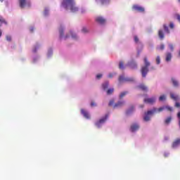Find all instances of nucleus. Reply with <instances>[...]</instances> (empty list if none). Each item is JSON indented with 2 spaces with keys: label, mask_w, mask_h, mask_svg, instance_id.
Returning a JSON list of instances; mask_svg holds the SVG:
<instances>
[{
  "label": "nucleus",
  "mask_w": 180,
  "mask_h": 180,
  "mask_svg": "<svg viewBox=\"0 0 180 180\" xmlns=\"http://www.w3.org/2000/svg\"><path fill=\"white\" fill-rule=\"evenodd\" d=\"M175 106H176V108H180V103H178V102H176V103H175Z\"/></svg>",
  "instance_id": "nucleus-44"
},
{
  "label": "nucleus",
  "mask_w": 180,
  "mask_h": 180,
  "mask_svg": "<svg viewBox=\"0 0 180 180\" xmlns=\"http://www.w3.org/2000/svg\"><path fill=\"white\" fill-rule=\"evenodd\" d=\"M171 120H172V117H168L165 120V123L166 124H169V123H171Z\"/></svg>",
  "instance_id": "nucleus-26"
},
{
  "label": "nucleus",
  "mask_w": 180,
  "mask_h": 180,
  "mask_svg": "<svg viewBox=\"0 0 180 180\" xmlns=\"http://www.w3.org/2000/svg\"><path fill=\"white\" fill-rule=\"evenodd\" d=\"M1 25H3V24L7 25V22H6V21L5 20L1 19Z\"/></svg>",
  "instance_id": "nucleus-37"
},
{
  "label": "nucleus",
  "mask_w": 180,
  "mask_h": 180,
  "mask_svg": "<svg viewBox=\"0 0 180 180\" xmlns=\"http://www.w3.org/2000/svg\"><path fill=\"white\" fill-rule=\"evenodd\" d=\"M139 127H140L139 126V124H132V125L131 126V131H136L139 130Z\"/></svg>",
  "instance_id": "nucleus-14"
},
{
  "label": "nucleus",
  "mask_w": 180,
  "mask_h": 180,
  "mask_svg": "<svg viewBox=\"0 0 180 180\" xmlns=\"http://www.w3.org/2000/svg\"><path fill=\"white\" fill-rule=\"evenodd\" d=\"M96 22L99 25H105V23H106V19L103 18L102 16H98L96 18Z\"/></svg>",
  "instance_id": "nucleus-6"
},
{
  "label": "nucleus",
  "mask_w": 180,
  "mask_h": 180,
  "mask_svg": "<svg viewBox=\"0 0 180 180\" xmlns=\"http://www.w3.org/2000/svg\"><path fill=\"white\" fill-rule=\"evenodd\" d=\"M109 2V0H100L101 5H106Z\"/></svg>",
  "instance_id": "nucleus-28"
},
{
  "label": "nucleus",
  "mask_w": 180,
  "mask_h": 180,
  "mask_svg": "<svg viewBox=\"0 0 180 180\" xmlns=\"http://www.w3.org/2000/svg\"><path fill=\"white\" fill-rule=\"evenodd\" d=\"M81 113L82 115H83V116L86 118V119H91V116L89 115V113L86 111L84 109L81 110Z\"/></svg>",
  "instance_id": "nucleus-11"
},
{
  "label": "nucleus",
  "mask_w": 180,
  "mask_h": 180,
  "mask_svg": "<svg viewBox=\"0 0 180 180\" xmlns=\"http://www.w3.org/2000/svg\"><path fill=\"white\" fill-rule=\"evenodd\" d=\"M143 61H144V65H145V66H143V67H146L148 68V67H150V62H148V59L147 58H144Z\"/></svg>",
  "instance_id": "nucleus-17"
},
{
  "label": "nucleus",
  "mask_w": 180,
  "mask_h": 180,
  "mask_svg": "<svg viewBox=\"0 0 180 180\" xmlns=\"http://www.w3.org/2000/svg\"><path fill=\"white\" fill-rule=\"evenodd\" d=\"M165 109H167V110H168L169 112H172V107L163 106V107H160L159 108H157L158 113H160V112H162V110H165Z\"/></svg>",
  "instance_id": "nucleus-8"
},
{
  "label": "nucleus",
  "mask_w": 180,
  "mask_h": 180,
  "mask_svg": "<svg viewBox=\"0 0 180 180\" xmlns=\"http://www.w3.org/2000/svg\"><path fill=\"white\" fill-rule=\"evenodd\" d=\"M143 102L145 103H148L149 105H153V103H155V98H145Z\"/></svg>",
  "instance_id": "nucleus-10"
},
{
  "label": "nucleus",
  "mask_w": 180,
  "mask_h": 180,
  "mask_svg": "<svg viewBox=\"0 0 180 180\" xmlns=\"http://www.w3.org/2000/svg\"><path fill=\"white\" fill-rule=\"evenodd\" d=\"M165 99H166L165 95H162L159 98V101H160L161 102H162V101H165Z\"/></svg>",
  "instance_id": "nucleus-31"
},
{
  "label": "nucleus",
  "mask_w": 180,
  "mask_h": 180,
  "mask_svg": "<svg viewBox=\"0 0 180 180\" xmlns=\"http://www.w3.org/2000/svg\"><path fill=\"white\" fill-rule=\"evenodd\" d=\"M129 94L127 91H123L120 94V98L122 99V98H124Z\"/></svg>",
  "instance_id": "nucleus-25"
},
{
  "label": "nucleus",
  "mask_w": 180,
  "mask_h": 180,
  "mask_svg": "<svg viewBox=\"0 0 180 180\" xmlns=\"http://www.w3.org/2000/svg\"><path fill=\"white\" fill-rule=\"evenodd\" d=\"M0 36H1V31H0Z\"/></svg>",
  "instance_id": "nucleus-52"
},
{
  "label": "nucleus",
  "mask_w": 180,
  "mask_h": 180,
  "mask_svg": "<svg viewBox=\"0 0 180 180\" xmlns=\"http://www.w3.org/2000/svg\"><path fill=\"white\" fill-rule=\"evenodd\" d=\"M178 1H179V4H180V0H178Z\"/></svg>",
  "instance_id": "nucleus-51"
},
{
  "label": "nucleus",
  "mask_w": 180,
  "mask_h": 180,
  "mask_svg": "<svg viewBox=\"0 0 180 180\" xmlns=\"http://www.w3.org/2000/svg\"><path fill=\"white\" fill-rule=\"evenodd\" d=\"M37 51V49H33V53H36Z\"/></svg>",
  "instance_id": "nucleus-46"
},
{
  "label": "nucleus",
  "mask_w": 180,
  "mask_h": 180,
  "mask_svg": "<svg viewBox=\"0 0 180 180\" xmlns=\"http://www.w3.org/2000/svg\"><path fill=\"white\" fill-rule=\"evenodd\" d=\"M172 58V54L171 53H167L166 54V61H171V59Z\"/></svg>",
  "instance_id": "nucleus-21"
},
{
  "label": "nucleus",
  "mask_w": 180,
  "mask_h": 180,
  "mask_svg": "<svg viewBox=\"0 0 180 180\" xmlns=\"http://www.w3.org/2000/svg\"><path fill=\"white\" fill-rule=\"evenodd\" d=\"M161 63V58L160 57V56H158L156 57V64L159 65Z\"/></svg>",
  "instance_id": "nucleus-29"
},
{
  "label": "nucleus",
  "mask_w": 180,
  "mask_h": 180,
  "mask_svg": "<svg viewBox=\"0 0 180 180\" xmlns=\"http://www.w3.org/2000/svg\"><path fill=\"white\" fill-rule=\"evenodd\" d=\"M113 103H115V101L113 100H111L110 102H109V106H112L113 105Z\"/></svg>",
  "instance_id": "nucleus-39"
},
{
  "label": "nucleus",
  "mask_w": 180,
  "mask_h": 180,
  "mask_svg": "<svg viewBox=\"0 0 180 180\" xmlns=\"http://www.w3.org/2000/svg\"><path fill=\"white\" fill-rule=\"evenodd\" d=\"M165 140H166V141L168 140V137H165Z\"/></svg>",
  "instance_id": "nucleus-50"
},
{
  "label": "nucleus",
  "mask_w": 180,
  "mask_h": 180,
  "mask_svg": "<svg viewBox=\"0 0 180 180\" xmlns=\"http://www.w3.org/2000/svg\"><path fill=\"white\" fill-rule=\"evenodd\" d=\"M158 37L160 39V40H164L165 35L164 31H162V30H160L158 31Z\"/></svg>",
  "instance_id": "nucleus-12"
},
{
  "label": "nucleus",
  "mask_w": 180,
  "mask_h": 180,
  "mask_svg": "<svg viewBox=\"0 0 180 180\" xmlns=\"http://www.w3.org/2000/svg\"><path fill=\"white\" fill-rule=\"evenodd\" d=\"M6 39L7 41H12V37H11L10 35H7L6 37Z\"/></svg>",
  "instance_id": "nucleus-32"
},
{
  "label": "nucleus",
  "mask_w": 180,
  "mask_h": 180,
  "mask_svg": "<svg viewBox=\"0 0 180 180\" xmlns=\"http://www.w3.org/2000/svg\"><path fill=\"white\" fill-rule=\"evenodd\" d=\"M30 32H33V28H31V29H30Z\"/></svg>",
  "instance_id": "nucleus-47"
},
{
  "label": "nucleus",
  "mask_w": 180,
  "mask_h": 180,
  "mask_svg": "<svg viewBox=\"0 0 180 180\" xmlns=\"http://www.w3.org/2000/svg\"><path fill=\"white\" fill-rule=\"evenodd\" d=\"M169 27H170V29H174V27H175V25H174L173 22H171V23L169 24Z\"/></svg>",
  "instance_id": "nucleus-38"
},
{
  "label": "nucleus",
  "mask_w": 180,
  "mask_h": 180,
  "mask_svg": "<svg viewBox=\"0 0 180 180\" xmlns=\"http://www.w3.org/2000/svg\"><path fill=\"white\" fill-rule=\"evenodd\" d=\"M102 77V75L101 74H98L96 75V78L97 79H101V77Z\"/></svg>",
  "instance_id": "nucleus-42"
},
{
  "label": "nucleus",
  "mask_w": 180,
  "mask_h": 180,
  "mask_svg": "<svg viewBox=\"0 0 180 180\" xmlns=\"http://www.w3.org/2000/svg\"><path fill=\"white\" fill-rule=\"evenodd\" d=\"M19 4L21 9H23L25 6H28V8L30 6V1L27 0H19Z\"/></svg>",
  "instance_id": "nucleus-3"
},
{
  "label": "nucleus",
  "mask_w": 180,
  "mask_h": 180,
  "mask_svg": "<svg viewBox=\"0 0 180 180\" xmlns=\"http://www.w3.org/2000/svg\"><path fill=\"white\" fill-rule=\"evenodd\" d=\"M155 113H158V111L155 108L151 110H148L147 112H145V115L143 117L144 122H149L150 119H151V117L150 116H153V115H155Z\"/></svg>",
  "instance_id": "nucleus-2"
},
{
  "label": "nucleus",
  "mask_w": 180,
  "mask_h": 180,
  "mask_svg": "<svg viewBox=\"0 0 180 180\" xmlns=\"http://www.w3.org/2000/svg\"><path fill=\"white\" fill-rule=\"evenodd\" d=\"M109 115H105L104 118L101 119L100 120H98L97 122H96V126L97 127H101L102 124H103V123H105L106 122V120L108 119Z\"/></svg>",
  "instance_id": "nucleus-5"
},
{
  "label": "nucleus",
  "mask_w": 180,
  "mask_h": 180,
  "mask_svg": "<svg viewBox=\"0 0 180 180\" xmlns=\"http://www.w3.org/2000/svg\"><path fill=\"white\" fill-rule=\"evenodd\" d=\"M112 77H113V74L110 73V74L108 75V78H112Z\"/></svg>",
  "instance_id": "nucleus-45"
},
{
  "label": "nucleus",
  "mask_w": 180,
  "mask_h": 180,
  "mask_svg": "<svg viewBox=\"0 0 180 180\" xmlns=\"http://www.w3.org/2000/svg\"><path fill=\"white\" fill-rule=\"evenodd\" d=\"M96 1H98V0H96Z\"/></svg>",
  "instance_id": "nucleus-53"
},
{
  "label": "nucleus",
  "mask_w": 180,
  "mask_h": 180,
  "mask_svg": "<svg viewBox=\"0 0 180 180\" xmlns=\"http://www.w3.org/2000/svg\"><path fill=\"white\" fill-rule=\"evenodd\" d=\"M62 6L65 9L70 8L71 12H78V7L75 6V1L74 0H63Z\"/></svg>",
  "instance_id": "nucleus-1"
},
{
  "label": "nucleus",
  "mask_w": 180,
  "mask_h": 180,
  "mask_svg": "<svg viewBox=\"0 0 180 180\" xmlns=\"http://www.w3.org/2000/svg\"><path fill=\"white\" fill-rule=\"evenodd\" d=\"M65 39H68V35H66V36L65 37Z\"/></svg>",
  "instance_id": "nucleus-48"
},
{
  "label": "nucleus",
  "mask_w": 180,
  "mask_h": 180,
  "mask_svg": "<svg viewBox=\"0 0 180 180\" xmlns=\"http://www.w3.org/2000/svg\"><path fill=\"white\" fill-rule=\"evenodd\" d=\"M70 34H71L72 39H77V34H74L73 32H70Z\"/></svg>",
  "instance_id": "nucleus-34"
},
{
  "label": "nucleus",
  "mask_w": 180,
  "mask_h": 180,
  "mask_svg": "<svg viewBox=\"0 0 180 180\" xmlns=\"http://www.w3.org/2000/svg\"><path fill=\"white\" fill-rule=\"evenodd\" d=\"M169 48L170 49L171 51H174V45L173 44H169Z\"/></svg>",
  "instance_id": "nucleus-36"
},
{
  "label": "nucleus",
  "mask_w": 180,
  "mask_h": 180,
  "mask_svg": "<svg viewBox=\"0 0 180 180\" xmlns=\"http://www.w3.org/2000/svg\"><path fill=\"white\" fill-rule=\"evenodd\" d=\"M178 146H180V139H176L172 143L173 148L178 147Z\"/></svg>",
  "instance_id": "nucleus-13"
},
{
  "label": "nucleus",
  "mask_w": 180,
  "mask_h": 180,
  "mask_svg": "<svg viewBox=\"0 0 180 180\" xmlns=\"http://www.w3.org/2000/svg\"><path fill=\"white\" fill-rule=\"evenodd\" d=\"M102 86H103V89H104V91H105V90L108 89V88H109V83L105 82L103 84Z\"/></svg>",
  "instance_id": "nucleus-24"
},
{
  "label": "nucleus",
  "mask_w": 180,
  "mask_h": 180,
  "mask_svg": "<svg viewBox=\"0 0 180 180\" xmlns=\"http://www.w3.org/2000/svg\"><path fill=\"white\" fill-rule=\"evenodd\" d=\"M82 32H83V33H88V29L86 27H83Z\"/></svg>",
  "instance_id": "nucleus-35"
},
{
  "label": "nucleus",
  "mask_w": 180,
  "mask_h": 180,
  "mask_svg": "<svg viewBox=\"0 0 180 180\" xmlns=\"http://www.w3.org/2000/svg\"><path fill=\"white\" fill-rule=\"evenodd\" d=\"M132 11H136V12H144L145 10L143 7L134 4L132 6Z\"/></svg>",
  "instance_id": "nucleus-7"
},
{
  "label": "nucleus",
  "mask_w": 180,
  "mask_h": 180,
  "mask_svg": "<svg viewBox=\"0 0 180 180\" xmlns=\"http://www.w3.org/2000/svg\"><path fill=\"white\" fill-rule=\"evenodd\" d=\"M134 40L135 43H136V44L139 43V37L135 35L134 37Z\"/></svg>",
  "instance_id": "nucleus-33"
},
{
  "label": "nucleus",
  "mask_w": 180,
  "mask_h": 180,
  "mask_svg": "<svg viewBox=\"0 0 180 180\" xmlns=\"http://www.w3.org/2000/svg\"><path fill=\"white\" fill-rule=\"evenodd\" d=\"M140 108H144L143 105H140Z\"/></svg>",
  "instance_id": "nucleus-49"
},
{
  "label": "nucleus",
  "mask_w": 180,
  "mask_h": 180,
  "mask_svg": "<svg viewBox=\"0 0 180 180\" xmlns=\"http://www.w3.org/2000/svg\"><path fill=\"white\" fill-rule=\"evenodd\" d=\"M170 98L173 99V101H178V99L179 98V97L177 95H175L173 93L170 94Z\"/></svg>",
  "instance_id": "nucleus-18"
},
{
  "label": "nucleus",
  "mask_w": 180,
  "mask_h": 180,
  "mask_svg": "<svg viewBox=\"0 0 180 180\" xmlns=\"http://www.w3.org/2000/svg\"><path fill=\"white\" fill-rule=\"evenodd\" d=\"M131 68H137V64L134 63V66H131V65H129Z\"/></svg>",
  "instance_id": "nucleus-41"
},
{
  "label": "nucleus",
  "mask_w": 180,
  "mask_h": 180,
  "mask_svg": "<svg viewBox=\"0 0 180 180\" xmlns=\"http://www.w3.org/2000/svg\"><path fill=\"white\" fill-rule=\"evenodd\" d=\"M156 49L157 50H164L165 49V45L162 44L159 47H157Z\"/></svg>",
  "instance_id": "nucleus-30"
},
{
  "label": "nucleus",
  "mask_w": 180,
  "mask_h": 180,
  "mask_svg": "<svg viewBox=\"0 0 180 180\" xmlns=\"http://www.w3.org/2000/svg\"><path fill=\"white\" fill-rule=\"evenodd\" d=\"M91 107L96 106V103H95V102L93 101L91 103Z\"/></svg>",
  "instance_id": "nucleus-43"
},
{
  "label": "nucleus",
  "mask_w": 180,
  "mask_h": 180,
  "mask_svg": "<svg viewBox=\"0 0 180 180\" xmlns=\"http://www.w3.org/2000/svg\"><path fill=\"white\" fill-rule=\"evenodd\" d=\"M137 88H139V89H141V91H148L147 86H146V85L144 84H140L137 86Z\"/></svg>",
  "instance_id": "nucleus-16"
},
{
  "label": "nucleus",
  "mask_w": 180,
  "mask_h": 180,
  "mask_svg": "<svg viewBox=\"0 0 180 180\" xmlns=\"http://www.w3.org/2000/svg\"><path fill=\"white\" fill-rule=\"evenodd\" d=\"M115 92V89L114 88H110L107 90V95H112Z\"/></svg>",
  "instance_id": "nucleus-23"
},
{
  "label": "nucleus",
  "mask_w": 180,
  "mask_h": 180,
  "mask_svg": "<svg viewBox=\"0 0 180 180\" xmlns=\"http://www.w3.org/2000/svg\"><path fill=\"white\" fill-rule=\"evenodd\" d=\"M163 28H164L165 33H167V34H169V33H171V32L169 31V29L168 28V26H167V25H163Z\"/></svg>",
  "instance_id": "nucleus-22"
},
{
  "label": "nucleus",
  "mask_w": 180,
  "mask_h": 180,
  "mask_svg": "<svg viewBox=\"0 0 180 180\" xmlns=\"http://www.w3.org/2000/svg\"><path fill=\"white\" fill-rule=\"evenodd\" d=\"M142 77L143 78H146L147 77V74L148 73V68L147 67H142L141 70Z\"/></svg>",
  "instance_id": "nucleus-9"
},
{
  "label": "nucleus",
  "mask_w": 180,
  "mask_h": 180,
  "mask_svg": "<svg viewBox=\"0 0 180 180\" xmlns=\"http://www.w3.org/2000/svg\"><path fill=\"white\" fill-rule=\"evenodd\" d=\"M59 33H60V39H63V37L64 36V28H63V27H60Z\"/></svg>",
  "instance_id": "nucleus-20"
},
{
  "label": "nucleus",
  "mask_w": 180,
  "mask_h": 180,
  "mask_svg": "<svg viewBox=\"0 0 180 180\" xmlns=\"http://www.w3.org/2000/svg\"><path fill=\"white\" fill-rule=\"evenodd\" d=\"M118 81H119V82H131L134 81V79L124 77V76H120Z\"/></svg>",
  "instance_id": "nucleus-4"
},
{
  "label": "nucleus",
  "mask_w": 180,
  "mask_h": 180,
  "mask_svg": "<svg viewBox=\"0 0 180 180\" xmlns=\"http://www.w3.org/2000/svg\"><path fill=\"white\" fill-rule=\"evenodd\" d=\"M172 82L174 86H179V83L174 77L172 78Z\"/></svg>",
  "instance_id": "nucleus-19"
},
{
  "label": "nucleus",
  "mask_w": 180,
  "mask_h": 180,
  "mask_svg": "<svg viewBox=\"0 0 180 180\" xmlns=\"http://www.w3.org/2000/svg\"><path fill=\"white\" fill-rule=\"evenodd\" d=\"M124 105V101H118L115 104L114 108H122Z\"/></svg>",
  "instance_id": "nucleus-15"
},
{
  "label": "nucleus",
  "mask_w": 180,
  "mask_h": 180,
  "mask_svg": "<svg viewBox=\"0 0 180 180\" xmlns=\"http://www.w3.org/2000/svg\"><path fill=\"white\" fill-rule=\"evenodd\" d=\"M119 69L120 70H124V64L123 63V61L120 62Z\"/></svg>",
  "instance_id": "nucleus-27"
},
{
  "label": "nucleus",
  "mask_w": 180,
  "mask_h": 180,
  "mask_svg": "<svg viewBox=\"0 0 180 180\" xmlns=\"http://www.w3.org/2000/svg\"><path fill=\"white\" fill-rule=\"evenodd\" d=\"M131 112H133V108H131V110H127V115H130Z\"/></svg>",
  "instance_id": "nucleus-40"
}]
</instances>
